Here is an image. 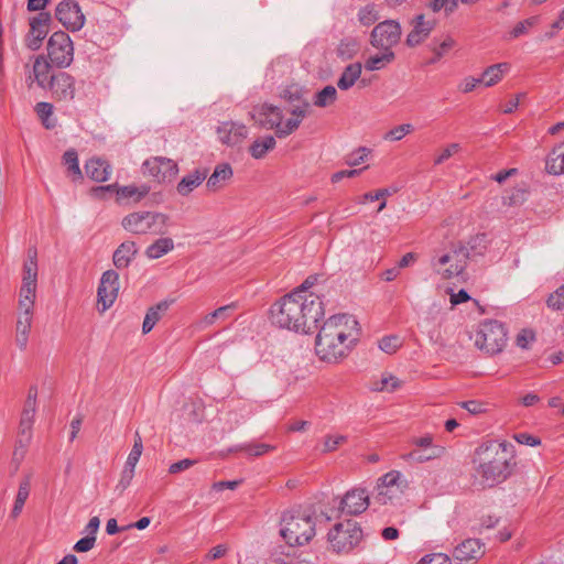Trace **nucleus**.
Returning a JSON list of instances; mask_svg holds the SVG:
<instances>
[{
  "label": "nucleus",
  "mask_w": 564,
  "mask_h": 564,
  "mask_svg": "<svg viewBox=\"0 0 564 564\" xmlns=\"http://www.w3.org/2000/svg\"><path fill=\"white\" fill-rule=\"evenodd\" d=\"M275 144V139L272 135L257 139L250 147V154L254 159H262Z\"/></svg>",
  "instance_id": "obj_40"
},
{
  "label": "nucleus",
  "mask_w": 564,
  "mask_h": 564,
  "mask_svg": "<svg viewBox=\"0 0 564 564\" xmlns=\"http://www.w3.org/2000/svg\"><path fill=\"white\" fill-rule=\"evenodd\" d=\"M174 249V241L172 238L161 237L154 240L145 249L147 258L154 260L167 254Z\"/></svg>",
  "instance_id": "obj_33"
},
{
  "label": "nucleus",
  "mask_w": 564,
  "mask_h": 564,
  "mask_svg": "<svg viewBox=\"0 0 564 564\" xmlns=\"http://www.w3.org/2000/svg\"><path fill=\"white\" fill-rule=\"evenodd\" d=\"M95 543H96V536L86 535L85 538L78 540L75 543L74 550L79 553L88 552L95 546Z\"/></svg>",
  "instance_id": "obj_61"
},
{
  "label": "nucleus",
  "mask_w": 564,
  "mask_h": 564,
  "mask_svg": "<svg viewBox=\"0 0 564 564\" xmlns=\"http://www.w3.org/2000/svg\"><path fill=\"white\" fill-rule=\"evenodd\" d=\"M546 305L553 311H561L564 308V284L558 286L547 296Z\"/></svg>",
  "instance_id": "obj_50"
},
{
  "label": "nucleus",
  "mask_w": 564,
  "mask_h": 564,
  "mask_svg": "<svg viewBox=\"0 0 564 564\" xmlns=\"http://www.w3.org/2000/svg\"><path fill=\"white\" fill-rule=\"evenodd\" d=\"M51 64L45 56L39 55L33 63L32 70L26 78L28 86L36 83L40 88L47 89L51 84Z\"/></svg>",
  "instance_id": "obj_21"
},
{
  "label": "nucleus",
  "mask_w": 564,
  "mask_h": 564,
  "mask_svg": "<svg viewBox=\"0 0 564 564\" xmlns=\"http://www.w3.org/2000/svg\"><path fill=\"white\" fill-rule=\"evenodd\" d=\"M170 217L164 213L141 210L124 216L121 226L126 231L137 236L164 235Z\"/></svg>",
  "instance_id": "obj_7"
},
{
  "label": "nucleus",
  "mask_w": 564,
  "mask_h": 564,
  "mask_svg": "<svg viewBox=\"0 0 564 564\" xmlns=\"http://www.w3.org/2000/svg\"><path fill=\"white\" fill-rule=\"evenodd\" d=\"M36 400H37V387L31 386L28 391V397L25 399L22 411L35 414L36 413Z\"/></svg>",
  "instance_id": "obj_57"
},
{
  "label": "nucleus",
  "mask_w": 564,
  "mask_h": 564,
  "mask_svg": "<svg viewBox=\"0 0 564 564\" xmlns=\"http://www.w3.org/2000/svg\"><path fill=\"white\" fill-rule=\"evenodd\" d=\"M469 257L470 248L463 243H456L440 254H435L431 265L442 279L449 280L463 274Z\"/></svg>",
  "instance_id": "obj_6"
},
{
  "label": "nucleus",
  "mask_w": 564,
  "mask_h": 564,
  "mask_svg": "<svg viewBox=\"0 0 564 564\" xmlns=\"http://www.w3.org/2000/svg\"><path fill=\"white\" fill-rule=\"evenodd\" d=\"M462 406L470 414H480L486 412V404L479 401L470 400L462 403Z\"/></svg>",
  "instance_id": "obj_62"
},
{
  "label": "nucleus",
  "mask_w": 564,
  "mask_h": 564,
  "mask_svg": "<svg viewBox=\"0 0 564 564\" xmlns=\"http://www.w3.org/2000/svg\"><path fill=\"white\" fill-rule=\"evenodd\" d=\"M273 448H274L273 446H271L269 444H264V443H253V444H246V445L240 446L241 451H245L246 453H248L251 456H261V455L272 451Z\"/></svg>",
  "instance_id": "obj_54"
},
{
  "label": "nucleus",
  "mask_w": 564,
  "mask_h": 564,
  "mask_svg": "<svg viewBox=\"0 0 564 564\" xmlns=\"http://www.w3.org/2000/svg\"><path fill=\"white\" fill-rule=\"evenodd\" d=\"M484 552L482 544L478 539H468L455 547L453 556L460 564H467L481 557Z\"/></svg>",
  "instance_id": "obj_23"
},
{
  "label": "nucleus",
  "mask_w": 564,
  "mask_h": 564,
  "mask_svg": "<svg viewBox=\"0 0 564 564\" xmlns=\"http://www.w3.org/2000/svg\"><path fill=\"white\" fill-rule=\"evenodd\" d=\"M134 467H130L124 465L120 479L117 484L116 489L119 490V492H123L131 484L133 477H134Z\"/></svg>",
  "instance_id": "obj_53"
},
{
  "label": "nucleus",
  "mask_w": 564,
  "mask_h": 564,
  "mask_svg": "<svg viewBox=\"0 0 564 564\" xmlns=\"http://www.w3.org/2000/svg\"><path fill=\"white\" fill-rule=\"evenodd\" d=\"M52 97L58 101H70L75 98L76 80L65 72L54 74L51 78V84L47 88Z\"/></svg>",
  "instance_id": "obj_17"
},
{
  "label": "nucleus",
  "mask_w": 564,
  "mask_h": 564,
  "mask_svg": "<svg viewBox=\"0 0 564 564\" xmlns=\"http://www.w3.org/2000/svg\"><path fill=\"white\" fill-rule=\"evenodd\" d=\"M111 165L100 158H91L85 164L86 175L98 183L108 181L111 175Z\"/></svg>",
  "instance_id": "obj_24"
},
{
  "label": "nucleus",
  "mask_w": 564,
  "mask_h": 564,
  "mask_svg": "<svg viewBox=\"0 0 564 564\" xmlns=\"http://www.w3.org/2000/svg\"><path fill=\"white\" fill-rule=\"evenodd\" d=\"M414 131V127L411 123H402L399 124L389 131H387L383 135V139L386 141H400L402 140L406 134Z\"/></svg>",
  "instance_id": "obj_47"
},
{
  "label": "nucleus",
  "mask_w": 564,
  "mask_h": 564,
  "mask_svg": "<svg viewBox=\"0 0 564 564\" xmlns=\"http://www.w3.org/2000/svg\"><path fill=\"white\" fill-rule=\"evenodd\" d=\"M401 387V381L391 373H383L381 379L373 383V390L393 392Z\"/></svg>",
  "instance_id": "obj_45"
},
{
  "label": "nucleus",
  "mask_w": 564,
  "mask_h": 564,
  "mask_svg": "<svg viewBox=\"0 0 564 564\" xmlns=\"http://www.w3.org/2000/svg\"><path fill=\"white\" fill-rule=\"evenodd\" d=\"M412 31L406 36V45L414 47L421 44L435 26L434 20H425L423 14L416 15L412 21Z\"/></svg>",
  "instance_id": "obj_22"
},
{
  "label": "nucleus",
  "mask_w": 564,
  "mask_h": 564,
  "mask_svg": "<svg viewBox=\"0 0 564 564\" xmlns=\"http://www.w3.org/2000/svg\"><path fill=\"white\" fill-rule=\"evenodd\" d=\"M37 252L35 249L28 250V258L22 270V284L37 288Z\"/></svg>",
  "instance_id": "obj_27"
},
{
  "label": "nucleus",
  "mask_w": 564,
  "mask_h": 564,
  "mask_svg": "<svg viewBox=\"0 0 564 564\" xmlns=\"http://www.w3.org/2000/svg\"><path fill=\"white\" fill-rule=\"evenodd\" d=\"M142 452H143L142 438L140 436V433L137 431L134 433L133 446L128 455V458H127L124 465L135 468L141 455H142Z\"/></svg>",
  "instance_id": "obj_48"
},
{
  "label": "nucleus",
  "mask_w": 564,
  "mask_h": 564,
  "mask_svg": "<svg viewBox=\"0 0 564 564\" xmlns=\"http://www.w3.org/2000/svg\"><path fill=\"white\" fill-rule=\"evenodd\" d=\"M316 519L310 509H292L282 514L280 535L291 546L304 545L315 536Z\"/></svg>",
  "instance_id": "obj_5"
},
{
  "label": "nucleus",
  "mask_w": 564,
  "mask_h": 564,
  "mask_svg": "<svg viewBox=\"0 0 564 564\" xmlns=\"http://www.w3.org/2000/svg\"><path fill=\"white\" fill-rule=\"evenodd\" d=\"M116 192L118 196V200L121 199H131L133 204L140 203L149 193H150V186L147 184L141 185H124L120 186L118 184H110L106 186H98L95 188L96 193L99 192Z\"/></svg>",
  "instance_id": "obj_19"
},
{
  "label": "nucleus",
  "mask_w": 564,
  "mask_h": 564,
  "mask_svg": "<svg viewBox=\"0 0 564 564\" xmlns=\"http://www.w3.org/2000/svg\"><path fill=\"white\" fill-rule=\"evenodd\" d=\"M47 56L53 65L68 67L74 58L73 42L65 32H55L47 42Z\"/></svg>",
  "instance_id": "obj_11"
},
{
  "label": "nucleus",
  "mask_w": 564,
  "mask_h": 564,
  "mask_svg": "<svg viewBox=\"0 0 564 564\" xmlns=\"http://www.w3.org/2000/svg\"><path fill=\"white\" fill-rule=\"evenodd\" d=\"M538 23L536 17L528 18L519 23L512 29L509 33V39H517L521 35H524L529 32V30Z\"/></svg>",
  "instance_id": "obj_51"
},
{
  "label": "nucleus",
  "mask_w": 564,
  "mask_h": 564,
  "mask_svg": "<svg viewBox=\"0 0 564 564\" xmlns=\"http://www.w3.org/2000/svg\"><path fill=\"white\" fill-rule=\"evenodd\" d=\"M510 69V65L508 63H498L487 67L482 76L479 78L480 83L484 84L485 87H491L499 83L505 73Z\"/></svg>",
  "instance_id": "obj_34"
},
{
  "label": "nucleus",
  "mask_w": 564,
  "mask_h": 564,
  "mask_svg": "<svg viewBox=\"0 0 564 564\" xmlns=\"http://www.w3.org/2000/svg\"><path fill=\"white\" fill-rule=\"evenodd\" d=\"M35 302L18 300L17 317L33 319Z\"/></svg>",
  "instance_id": "obj_56"
},
{
  "label": "nucleus",
  "mask_w": 564,
  "mask_h": 564,
  "mask_svg": "<svg viewBox=\"0 0 564 564\" xmlns=\"http://www.w3.org/2000/svg\"><path fill=\"white\" fill-rule=\"evenodd\" d=\"M401 347L398 336H386L379 341V348L386 354H394Z\"/></svg>",
  "instance_id": "obj_52"
},
{
  "label": "nucleus",
  "mask_w": 564,
  "mask_h": 564,
  "mask_svg": "<svg viewBox=\"0 0 564 564\" xmlns=\"http://www.w3.org/2000/svg\"><path fill=\"white\" fill-rule=\"evenodd\" d=\"M460 151V145L458 143H451L448 144L440 155H437L434 160L435 165H440L444 163L446 160L455 155Z\"/></svg>",
  "instance_id": "obj_59"
},
{
  "label": "nucleus",
  "mask_w": 564,
  "mask_h": 564,
  "mask_svg": "<svg viewBox=\"0 0 564 564\" xmlns=\"http://www.w3.org/2000/svg\"><path fill=\"white\" fill-rule=\"evenodd\" d=\"M451 560L443 553L425 555L417 564H449Z\"/></svg>",
  "instance_id": "obj_60"
},
{
  "label": "nucleus",
  "mask_w": 564,
  "mask_h": 564,
  "mask_svg": "<svg viewBox=\"0 0 564 564\" xmlns=\"http://www.w3.org/2000/svg\"><path fill=\"white\" fill-rule=\"evenodd\" d=\"M232 169L228 163L216 165L214 172L207 180V188L213 192L218 191L232 177Z\"/></svg>",
  "instance_id": "obj_28"
},
{
  "label": "nucleus",
  "mask_w": 564,
  "mask_h": 564,
  "mask_svg": "<svg viewBox=\"0 0 564 564\" xmlns=\"http://www.w3.org/2000/svg\"><path fill=\"white\" fill-rule=\"evenodd\" d=\"M411 444L415 447L414 449L423 448L425 452L436 455H444L445 453V447L435 444L433 435L429 433L411 438Z\"/></svg>",
  "instance_id": "obj_38"
},
{
  "label": "nucleus",
  "mask_w": 564,
  "mask_h": 564,
  "mask_svg": "<svg viewBox=\"0 0 564 564\" xmlns=\"http://www.w3.org/2000/svg\"><path fill=\"white\" fill-rule=\"evenodd\" d=\"M33 319L18 318L14 326V343L20 351H25L29 345Z\"/></svg>",
  "instance_id": "obj_29"
},
{
  "label": "nucleus",
  "mask_w": 564,
  "mask_h": 564,
  "mask_svg": "<svg viewBox=\"0 0 564 564\" xmlns=\"http://www.w3.org/2000/svg\"><path fill=\"white\" fill-rule=\"evenodd\" d=\"M507 340V333L503 325L497 321H485L479 324L474 343L476 347L488 355L500 352Z\"/></svg>",
  "instance_id": "obj_9"
},
{
  "label": "nucleus",
  "mask_w": 564,
  "mask_h": 564,
  "mask_svg": "<svg viewBox=\"0 0 564 564\" xmlns=\"http://www.w3.org/2000/svg\"><path fill=\"white\" fill-rule=\"evenodd\" d=\"M408 488V481L398 470H391L379 478L375 499L387 505L399 500Z\"/></svg>",
  "instance_id": "obj_10"
},
{
  "label": "nucleus",
  "mask_w": 564,
  "mask_h": 564,
  "mask_svg": "<svg viewBox=\"0 0 564 564\" xmlns=\"http://www.w3.org/2000/svg\"><path fill=\"white\" fill-rule=\"evenodd\" d=\"M63 160L65 165H67L68 172L72 174L73 180H82L83 174L79 167L77 152L73 149L67 150L63 155Z\"/></svg>",
  "instance_id": "obj_42"
},
{
  "label": "nucleus",
  "mask_w": 564,
  "mask_h": 564,
  "mask_svg": "<svg viewBox=\"0 0 564 564\" xmlns=\"http://www.w3.org/2000/svg\"><path fill=\"white\" fill-rule=\"evenodd\" d=\"M31 475H25L19 484L18 494L11 511L12 518H18L23 510L24 503L30 496Z\"/></svg>",
  "instance_id": "obj_35"
},
{
  "label": "nucleus",
  "mask_w": 564,
  "mask_h": 564,
  "mask_svg": "<svg viewBox=\"0 0 564 564\" xmlns=\"http://www.w3.org/2000/svg\"><path fill=\"white\" fill-rule=\"evenodd\" d=\"M36 286H29L21 284L19 290V300L35 302L36 299Z\"/></svg>",
  "instance_id": "obj_63"
},
{
  "label": "nucleus",
  "mask_w": 564,
  "mask_h": 564,
  "mask_svg": "<svg viewBox=\"0 0 564 564\" xmlns=\"http://www.w3.org/2000/svg\"><path fill=\"white\" fill-rule=\"evenodd\" d=\"M194 464H195V462L192 459H188V458L178 460V462L170 465L169 473L170 474H178L183 470L191 468Z\"/></svg>",
  "instance_id": "obj_64"
},
{
  "label": "nucleus",
  "mask_w": 564,
  "mask_h": 564,
  "mask_svg": "<svg viewBox=\"0 0 564 564\" xmlns=\"http://www.w3.org/2000/svg\"><path fill=\"white\" fill-rule=\"evenodd\" d=\"M207 177L206 170H195L182 177L177 183L176 191L181 196H188Z\"/></svg>",
  "instance_id": "obj_26"
},
{
  "label": "nucleus",
  "mask_w": 564,
  "mask_h": 564,
  "mask_svg": "<svg viewBox=\"0 0 564 564\" xmlns=\"http://www.w3.org/2000/svg\"><path fill=\"white\" fill-rule=\"evenodd\" d=\"M368 506L369 495L366 489L352 488L339 499L338 510L347 516H357L366 511Z\"/></svg>",
  "instance_id": "obj_16"
},
{
  "label": "nucleus",
  "mask_w": 564,
  "mask_h": 564,
  "mask_svg": "<svg viewBox=\"0 0 564 564\" xmlns=\"http://www.w3.org/2000/svg\"><path fill=\"white\" fill-rule=\"evenodd\" d=\"M119 274L115 270L102 273L97 291L98 304L102 305L101 312L112 306L119 293Z\"/></svg>",
  "instance_id": "obj_15"
},
{
  "label": "nucleus",
  "mask_w": 564,
  "mask_h": 564,
  "mask_svg": "<svg viewBox=\"0 0 564 564\" xmlns=\"http://www.w3.org/2000/svg\"><path fill=\"white\" fill-rule=\"evenodd\" d=\"M56 19L69 31H78L84 26L85 15L74 0L61 1L55 10Z\"/></svg>",
  "instance_id": "obj_14"
},
{
  "label": "nucleus",
  "mask_w": 564,
  "mask_h": 564,
  "mask_svg": "<svg viewBox=\"0 0 564 564\" xmlns=\"http://www.w3.org/2000/svg\"><path fill=\"white\" fill-rule=\"evenodd\" d=\"M35 111L46 129H52L55 127V121L51 118L53 115L52 104L41 101L36 104Z\"/></svg>",
  "instance_id": "obj_46"
},
{
  "label": "nucleus",
  "mask_w": 564,
  "mask_h": 564,
  "mask_svg": "<svg viewBox=\"0 0 564 564\" xmlns=\"http://www.w3.org/2000/svg\"><path fill=\"white\" fill-rule=\"evenodd\" d=\"M217 134L221 143L234 147L248 137V128L243 123L223 122L217 128Z\"/></svg>",
  "instance_id": "obj_20"
},
{
  "label": "nucleus",
  "mask_w": 564,
  "mask_h": 564,
  "mask_svg": "<svg viewBox=\"0 0 564 564\" xmlns=\"http://www.w3.org/2000/svg\"><path fill=\"white\" fill-rule=\"evenodd\" d=\"M137 253L138 247L134 241H123L113 252V265L119 270L128 268Z\"/></svg>",
  "instance_id": "obj_25"
},
{
  "label": "nucleus",
  "mask_w": 564,
  "mask_h": 564,
  "mask_svg": "<svg viewBox=\"0 0 564 564\" xmlns=\"http://www.w3.org/2000/svg\"><path fill=\"white\" fill-rule=\"evenodd\" d=\"M308 105L305 104L303 107H294L291 110L292 118L283 121V113L279 107L271 104H261L252 108L250 115L251 118L262 128L275 129V133L279 138H284L293 133L300 126L301 121L307 115Z\"/></svg>",
  "instance_id": "obj_4"
},
{
  "label": "nucleus",
  "mask_w": 564,
  "mask_h": 564,
  "mask_svg": "<svg viewBox=\"0 0 564 564\" xmlns=\"http://www.w3.org/2000/svg\"><path fill=\"white\" fill-rule=\"evenodd\" d=\"M442 456L443 455H436V454H432L431 452H425V449L421 448V449H412L409 453L403 454L401 456V458L404 462L422 464V463H426V462H430L433 459H437Z\"/></svg>",
  "instance_id": "obj_43"
},
{
  "label": "nucleus",
  "mask_w": 564,
  "mask_h": 564,
  "mask_svg": "<svg viewBox=\"0 0 564 564\" xmlns=\"http://www.w3.org/2000/svg\"><path fill=\"white\" fill-rule=\"evenodd\" d=\"M358 336V322L352 315H333L325 321L317 334L316 354L325 361H337L352 349Z\"/></svg>",
  "instance_id": "obj_2"
},
{
  "label": "nucleus",
  "mask_w": 564,
  "mask_h": 564,
  "mask_svg": "<svg viewBox=\"0 0 564 564\" xmlns=\"http://www.w3.org/2000/svg\"><path fill=\"white\" fill-rule=\"evenodd\" d=\"M361 540L362 530L351 520L336 523L327 534L329 546L336 553H349Z\"/></svg>",
  "instance_id": "obj_8"
},
{
  "label": "nucleus",
  "mask_w": 564,
  "mask_h": 564,
  "mask_svg": "<svg viewBox=\"0 0 564 564\" xmlns=\"http://www.w3.org/2000/svg\"><path fill=\"white\" fill-rule=\"evenodd\" d=\"M170 304L171 303L169 301H161L160 303H158L154 306H151L148 310L142 324L143 334H148L153 329L155 324L162 318L163 314L167 311Z\"/></svg>",
  "instance_id": "obj_32"
},
{
  "label": "nucleus",
  "mask_w": 564,
  "mask_h": 564,
  "mask_svg": "<svg viewBox=\"0 0 564 564\" xmlns=\"http://www.w3.org/2000/svg\"><path fill=\"white\" fill-rule=\"evenodd\" d=\"M270 313L272 323L278 327L307 334L317 327L324 308L317 295L293 291L274 303Z\"/></svg>",
  "instance_id": "obj_1"
},
{
  "label": "nucleus",
  "mask_w": 564,
  "mask_h": 564,
  "mask_svg": "<svg viewBox=\"0 0 564 564\" xmlns=\"http://www.w3.org/2000/svg\"><path fill=\"white\" fill-rule=\"evenodd\" d=\"M142 173L158 183H166L175 178L178 166L172 159L152 156L143 162Z\"/></svg>",
  "instance_id": "obj_12"
},
{
  "label": "nucleus",
  "mask_w": 564,
  "mask_h": 564,
  "mask_svg": "<svg viewBox=\"0 0 564 564\" xmlns=\"http://www.w3.org/2000/svg\"><path fill=\"white\" fill-rule=\"evenodd\" d=\"M380 54H376L367 58L365 67L367 70L373 72L379 70L392 63L395 58V54L392 50H381Z\"/></svg>",
  "instance_id": "obj_36"
},
{
  "label": "nucleus",
  "mask_w": 564,
  "mask_h": 564,
  "mask_svg": "<svg viewBox=\"0 0 564 564\" xmlns=\"http://www.w3.org/2000/svg\"><path fill=\"white\" fill-rule=\"evenodd\" d=\"M35 414L28 413L22 411L20 423H19V432L18 436L32 438V427L34 423Z\"/></svg>",
  "instance_id": "obj_49"
},
{
  "label": "nucleus",
  "mask_w": 564,
  "mask_h": 564,
  "mask_svg": "<svg viewBox=\"0 0 564 564\" xmlns=\"http://www.w3.org/2000/svg\"><path fill=\"white\" fill-rule=\"evenodd\" d=\"M357 17L358 21L365 26L373 24L379 19L377 6L373 3H369L360 8Z\"/></svg>",
  "instance_id": "obj_44"
},
{
  "label": "nucleus",
  "mask_w": 564,
  "mask_h": 564,
  "mask_svg": "<svg viewBox=\"0 0 564 564\" xmlns=\"http://www.w3.org/2000/svg\"><path fill=\"white\" fill-rule=\"evenodd\" d=\"M369 154V150L367 148H358L357 150L352 151L350 154L346 158V163L349 166H357L361 163H364Z\"/></svg>",
  "instance_id": "obj_55"
},
{
  "label": "nucleus",
  "mask_w": 564,
  "mask_h": 564,
  "mask_svg": "<svg viewBox=\"0 0 564 564\" xmlns=\"http://www.w3.org/2000/svg\"><path fill=\"white\" fill-rule=\"evenodd\" d=\"M345 442L346 436L344 435H328L325 437L323 451L326 453L334 452Z\"/></svg>",
  "instance_id": "obj_58"
},
{
  "label": "nucleus",
  "mask_w": 564,
  "mask_h": 564,
  "mask_svg": "<svg viewBox=\"0 0 564 564\" xmlns=\"http://www.w3.org/2000/svg\"><path fill=\"white\" fill-rule=\"evenodd\" d=\"M508 447L506 442H488L477 447L474 464L476 476L482 486L492 487L511 475V455Z\"/></svg>",
  "instance_id": "obj_3"
},
{
  "label": "nucleus",
  "mask_w": 564,
  "mask_h": 564,
  "mask_svg": "<svg viewBox=\"0 0 564 564\" xmlns=\"http://www.w3.org/2000/svg\"><path fill=\"white\" fill-rule=\"evenodd\" d=\"M545 169L550 174H564V141L550 152L546 158Z\"/></svg>",
  "instance_id": "obj_31"
},
{
  "label": "nucleus",
  "mask_w": 564,
  "mask_h": 564,
  "mask_svg": "<svg viewBox=\"0 0 564 564\" xmlns=\"http://www.w3.org/2000/svg\"><path fill=\"white\" fill-rule=\"evenodd\" d=\"M337 97V89L332 85H327L314 95L313 105L318 108H326L334 105Z\"/></svg>",
  "instance_id": "obj_39"
},
{
  "label": "nucleus",
  "mask_w": 564,
  "mask_h": 564,
  "mask_svg": "<svg viewBox=\"0 0 564 564\" xmlns=\"http://www.w3.org/2000/svg\"><path fill=\"white\" fill-rule=\"evenodd\" d=\"M528 199V191L516 187L502 196V205L507 207H519Z\"/></svg>",
  "instance_id": "obj_41"
},
{
  "label": "nucleus",
  "mask_w": 564,
  "mask_h": 564,
  "mask_svg": "<svg viewBox=\"0 0 564 564\" xmlns=\"http://www.w3.org/2000/svg\"><path fill=\"white\" fill-rule=\"evenodd\" d=\"M401 26L394 20L378 23L371 31L370 44L378 50H392L401 39Z\"/></svg>",
  "instance_id": "obj_13"
},
{
  "label": "nucleus",
  "mask_w": 564,
  "mask_h": 564,
  "mask_svg": "<svg viewBox=\"0 0 564 564\" xmlns=\"http://www.w3.org/2000/svg\"><path fill=\"white\" fill-rule=\"evenodd\" d=\"M31 441H32V438H25V437L18 436L15 446H14V451L12 454L11 464H10L12 475H14L19 470V468L26 455L28 447H29Z\"/></svg>",
  "instance_id": "obj_37"
},
{
  "label": "nucleus",
  "mask_w": 564,
  "mask_h": 564,
  "mask_svg": "<svg viewBox=\"0 0 564 564\" xmlns=\"http://www.w3.org/2000/svg\"><path fill=\"white\" fill-rule=\"evenodd\" d=\"M51 14L48 12H40L30 21V32L26 37L28 47L36 51L41 47L43 40L46 37L50 29Z\"/></svg>",
  "instance_id": "obj_18"
},
{
  "label": "nucleus",
  "mask_w": 564,
  "mask_h": 564,
  "mask_svg": "<svg viewBox=\"0 0 564 564\" xmlns=\"http://www.w3.org/2000/svg\"><path fill=\"white\" fill-rule=\"evenodd\" d=\"M361 72L362 65L359 62L347 65L337 80V87L340 90L350 89L360 78Z\"/></svg>",
  "instance_id": "obj_30"
}]
</instances>
